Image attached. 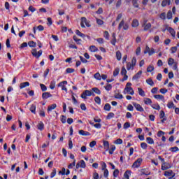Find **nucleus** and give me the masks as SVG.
I'll list each match as a JSON object with an SVG mask.
<instances>
[{
	"label": "nucleus",
	"instance_id": "680f3d73",
	"mask_svg": "<svg viewBox=\"0 0 179 179\" xmlns=\"http://www.w3.org/2000/svg\"><path fill=\"white\" fill-rule=\"evenodd\" d=\"M160 19L162 20H166V13H162L159 15Z\"/></svg>",
	"mask_w": 179,
	"mask_h": 179
},
{
	"label": "nucleus",
	"instance_id": "c85d7f7f",
	"mask_svg": "<svg viewBox=\"0 0 179 179\" xmlns=\"http://www.w3.org/2000/svg\"><path fill=\"white\" fill-rule=\"evenodd\" d=\"M116 148L115 145H111L110 148L108 150H109V155H113L115 150Z\"/></svg>",
	"mask_w": 179,
	"mask_h": 179
},
{
	"label": "nucleus",
	"instance_id": "4468645a",
	"mask_svg": "<svg viewBox=\"0 0 179 179\" xmlns=\"http://www.w3.org/2000/svg\"><path fill=\"white\" fill-rule=\"evenodd\" d=\"M78 134L79 135H82V136H89L90 135V132L85 130H79Z\"/></svg>",
	"mask_w": 179,
	"mask_h": 179
},
{
	"label": "nucleus",
	"instance_id": "6ab92c4d",
	"mask_svg": "<svg viewBox=\"0 0 179 179\" xmlns=\"http://www.w3.org/2000/svg\"><path fill=\"white\" fill-rule=\"evenodd\" d=\"M37 128L39 131H43L44 129V123L43 122H39Z\"/></svg>",
	"mask_w": 179,
	"mask_h": 179
},
{
	"label": "nucleus",
	"instance_id": "2f4dec72",
	"mask_svg": "<svg viewBox=\"0 0 179 179\" xmlns=\"http://www.w3.org/2000/svg\"><path fill=\"white\" fill-rule=\"evenodd\" d=\"M168 108H176V105L173 101H170L167 103Z\"/></svg>",
	"mask_w": 179,
	"mask_h": 179
},
{
	"label": "nucleus",
	"instance_id": "13d9d810",
	"mask_svg": "<svg viewBox=\"0 0 179 179\" xmlns=\"http://www.w3.org/2000/svg\"><path fill=\"white\" fill-rule=\"evenodd\" d=\"M115 98L121 100L122 99H124V96H122L121 94H117L115 95Z\"/></svg>",
	"mask_w": 179,
	"mask_h": 179
},
{
	"label": "nucleus",
	"instance_id": "0eeeda50",
	"mask_svg": "<svg viewBox=\"0 0 179 179\" xmlns=\"http://www.w3.org/2000/svg\"><path fill=\"white\" fill-rule=\"evenodd\" d=\"M169 169H171V164L169 162H164L162 164L161 169L164 171L166 170H169Z\"/></svg>",
	"mask_w": 179,
	"mask_h": 179
},
{
	"label": "nucleus",
	"instance_id": "9d476101",
	"mask_svg": "<svg viewBox=\"0 0 179 179\" xmlns=\"http://www.w3.org/2000/svg\"><path fill=\"white\" fill-rule=\"evenodd\" d=\"M143 27H144V31H148V30L150 29V27H152V24L150 23L146 24V21H145L143 24Z\"/></svg>",
	"mask_w": 179,
	"mask_h": 179
},
{
	"label": "nucleus",
	"instance_id": "1a4fd4ad",
	"mask_svg": "<svg viewBox=\"0 0 179 179\" xmlns=\"http://www.w3.org/2000/svg\"><path fill=\"white\" fill-rule=\"evenodd\" d=\"M164 176H165V177H169V178H173L176 176V173H173V171L169 170L165 171Z\"/></svg>",
	"mask_w": 179,
	"mask_h": 179
},
{
	"label": "nucleus",
	"instance_id": "dca6fc26",
	"mask_svg": "<svg viewBox=\"0 0 179 179\" xmlns=\"http://www.w3.org/2000/svg\"><path fill=\"white\" fill-rule=\"evenodd\" d=\"M142 75V71H139L136 75H134L132 78L133 80H138L139 78H141Z\"/></svg>",
	"mask_w": 179,
	"mask_h": 179
},
{
	"label": "nucleus",
	"instance_id": "4be33fe9",
	"mask_svg": "<svg viewBox=\"0 0 179 179\" xmlns=\"http://www.w3.org/2000/svg\"><path fill=\"white\" fill-rule=\"evenodd\" d=\"M131 26L132 27H138V26H139V21L136 19L133 20Z\"/></svg>",
	"mask_w": 179,
	"mask_h": 179
},
{
	"label": "nucleus",
	"instance_id": "f3484780",
	"mask_svg": "<svg viewBox=\"0 0 179 179\" xmlns=\"http://www.w3.org/2000/svg\"><path fill=\"white\" fill-rule=\"evenodd\" d=\"M103 147L106 152H108V150L110 149V143H108L107 141H103Z\"/></svg>",
	"mask_w": 179,
	"mask_h": 179
},
{
	"label": "nucleus",
	"instance_id": "f704fd0d",
	"mask_svg": "<svg viewBox=\"0 0 179 179\" xmlns=\"http://www.w3.org/2000/svg\"><path fill=\"white\" fill-rule=\"evenodd\" d=\"M78 163H80V166L81 169H86V162H85L84 160H80Z\"/></svg>",
	"mask_w": 179,
	"mask_h": 179
},
{
	"label": "nucleus",
	"instance_id": "864d4df0",
	"mask_svg": "<svg viewBox=\"0 0 179 179\" xmlns=\"http://www.w3.org/2000/svg\"><path fill=\"white\" fill-rule=\"evenodd\" d=\"M166 117V113H164V110H160L159 112V118H164Z\"/></svg>",
	"mask_w": 179,
	"mask_h": 179
},
{
	"label": "nucleus",
	"instance_id": "9b49d317",
	"mask_svg": "<svg viewBox=\"0 0 179 179\" xmlns=\"http://www.w3.org/2000/svg\"><path fill=\"white\" fill-rule=\"evenodd\" d=\"M49 97H52V94H51L50 92H44L42 94V99L44 100H47V99H49Z\"/></svg>",
	"mask_w": 179,
	"mask_h": 179
},
{
	"label": "nucleus",
	"instance_id": "6e6d98bb",
	"mask_svg": "<svg viewBox=\"0 0 179 179\" xmlns=\"http://www.w3.org/2000/svg\"><path fill=\"white\" fill-rule=\"evenodd\" d=\"M118 174H120V171L118 169H115L113 171V177H115V178H117V177H118Z\"/></svg>",
	"mask_w": 179,
	"mask_h": 179
},
{
	"label": "nucleus",
	"instance_id": "de8ad7c7",
	"mask_svg": "<svg viewBox=\"0 0 179 179\" xmlns=\"http://www.w3.org/2000/svg\"><path fill=\"white\" fill-rule=\"evenodd\" d=\"M94 101L95 103H96V104H99V105L101 104V99L99 96H96L94 98Z\"/></svg>",
	"mask_w": 179,
	"mask_h": 179
},
{
	"label": "nucleus",
	"instance_id": "ea45409f",
	"mask_svg": "<svg viewBox=\"0 0 179 179\" xmlns=\"http://www.w3.org/2000/svg\"><path fill=\"white\" fill-rule=\"evenodd\" d=\"M76 34H77V36H79L80 37H82L83 38L85 37V34L78 29L76 30Z\"/></svg>",
	"mask_w": 179,
	"mask_h": 179
},
{
	"label": "nucleus",
	"instance_id": "423d86ee",
	"mask_svg": "<svg viewBox=\"0 0 179 179\" xmlns=\"http://www.w3.org/2000/svg\"><path fill=\"white\" fill-rule=\"evenodd\" d=\"M65 85H68V81L65 80V81H62L61 83H59L58 84V87H61L62 90H64V92H66V93L68 92V89L66 88V87H65Z\"/></svg>",
	"mask_w": 179,
	"mask_h": 179
},
{
	"label": "nucleus",
	"instance_id": "473e14b6",
	"mask_svg": "<svg viewBox=\"0 0 179 179\" xmlns=\"http://www.w3.org/2000/svg\"><path fill=\"white\" fill-rule=\"evenodd\" d=\"M94 79H96V80H101V76L100 75V73H96L94 75Z\"/></svg>",
	"mask_w": 179,
	"mask_h": 179
},
{
	"label": "nucleus",
	"instance_id": "4d7b16f0",
	"mask_svg": "<svg viewBox=\"0 0 179 179\" xmlns=\"http://www.w3.org/2000/svg\"><path fill=\"white\" fill-rule=\"evenodd\" d=\"M118 73H120V69L116 68L113 71V76H118Z\"/></svg>",
	"mask_w": 179,
	"mask_h": 179
},
{
	"label": "nucleus",
	"instance_id": "4c0bfd02",
	"mask_svg": "<svg viewBox=\"0 0 179 179\" xmlns=\"http://www.w3.org/2000/svg\"><path fill=\"white\" fill-rule=\"evenodd\" d=\"M138 0H132V5L134 8H139V3H138Z\"/></svg>",
	"mask_w": 179,
	"mask_h": 179
},
{
	"label": "nucleus",
	"instance_id": "cd10ccee",
	"mask_svg": "<svg viewBox=\"0 0 179 179\" xmlns=\"http://www.w3.org/2000/svg\"><path fill=\"white\" fill-rule=\"evenodd\" d=\"M151 107L154 110H157L158 111L160 110V105H159V103H154L151 105Z\"/></svg>",
	"mask_w": 179,
	"mask_h": 179
},
{
	"label": "nucleus",
	"instance_id": "052dcab7",
	"mask_svg": "<svg viewBox=\"0 0 179 179\" xmlns=\"http://www.w3.org/2000/svg\"><path fill=\"white\" fill-rule=\"evenodd\" d=\"M28 45H29L30 47L34 48L36 47V42L31 41L28 43Z\"/></svg>",
	"mask_w": 179,
	"mask_h": 179
},
{
	"label": "nucleus",
	"instance_id": "c756f323",
	"mask_svg": "<svg viewBox=\"0 0 179 179\" xmlns=\"http://www.w3.org/2000/svg\"><path fill=\"white\" fill-rule=\"evenodd\" d=\"M29 110L32 114H36V104L31 105Z\"/></svg>",
	"mask_w": 179,
	"mask_h": 179
},
{
	"label": "nucleus",
	"instance_id": "a19ab883",
	"mask_svg": "<svg viewBox=\"0 0 179 179\" xmlns=\"http://www.w3.org/2000/svg\"><path fill=\"white\" fill-rule=\"evenodd\" d=\"M96 23L99 26H103V24H104V21H103L102 20L96 18Z\"/></svg>",
	"mask_w": 179,
	"mask_h": 179
},
{
	"label": "nucleus",
	"instance_id": "49530a36",
	"mask_svg": "<svg viewBox=\"0 0 179 179\" xmlns=\"http://www.w3.org/2000/svg\"><path fill=\"white\" fill-rule=\"evenodd\" d=\"M113 143H115V145H122V139L118 138L116 141H115Z\"/></svg>",
	"mask_w": 179,
	"mask_h": 179
},
{
	"label": "nucleus",
	"instance_id": "0e129e2a",
	"mask_svg": "<svg viewBox=\"0 0 179 179\" xmlns=\"http://www.w3.org/2000/svg\"><path fill=\"white\" fill-rule=\"evenodd\" d=\"M131 64L133 66H136V57H133L131 59Z\"/></svg>",
	"mask_w": 179,
	"mask_h": 179
},
{
	"label": "nucleus",
	"instance_id": "3c124183",
	"mask_svg": "<svg viewBox=\"0 0 179 179\" xmlns=\"http://www.w3.org/2000/svg\"><path fill=\"white\" fill-rule=\"evenodd\" d=\"M57 175V169H53L52 172L50 173V178H54L55 176Z\"/></svg>",
	"mask_w": 179,
	"mask_h": 179
},
{
	"label": "nucleus",
	"instance_id": "393cba45",
	"mask_svg": "<svg viewBox=\"0 0 179 179\" xmlns=\"http://www.w3.org/2000/svg\"><path fill=\"white\" fill-rule=\"evenodd\" d=\"M138 91L139 96H141L142 97H145V91H143V90H142V88L138 87Z\"/></svg>",
	"mask_w": 179,
	"mask_h": 179
},
{
	"label": "nucleus",
	"instance_id": "bf43d9fd",
	"mask_svg": "<svg viewBox=\"0 0 179 179\" xmlns=\"http://www.w3.org/2000/svg\"><path fill=\"white\" fill-rule=\"evenodd\" d=\"M173 64H174V59L169 58V60H168V65L171 66V65H173Z\"/></svg>",
	"mask_w": 179,
	"mask_h": 179
},
{
	"label": "nucleus",
	"instance_id": "5fc2aeb1",
	"mask_svg": "<svg viewBox=\"0 0 179 179\" xmlns=\"http://www.w3.org/2000/svg\"><path fill=\"white\" fill-rule=\"evenodd\" d=\"M73 38L74 41H76V43H77V44L80 45V41H82L81 39L78 38V37H76V36H74L73 37Z\"/></svg>",
	"mask_w": 179,
	"mask_h": 179
},
{
	"label": "nucleus",
	"instance_id": "e433bc0d",
	"mask_svg": "<svg viewBox=\"0 0 179 179\" xmlns=\"http://www.w3.org/2000/svg\"><path fill=\"white\" fill-rule=\"evenodd\" d=\"M104 88L106 89V90H107V92H110V90H111L113 89V85H111V84L108 83L104 87Z\"/></svg>",
	"mask_w": 179,
	"mask_h": 179
},
{
	"label": "nucleus",
	"instance_id": "a878e982",
	"mask_svg": "<svg viewBox=\"0 0 179 179\" xmlns=\"http://www.w3.org/2000/svg\"><path fill=\"white\" fill-rule=\"evenodd\" d=\"M90 51H91V52H96V51H99V48L95 45H91L90 47Z\"/></svg>",
	"mask_w": 179,
	"mask_h": 179
},
{
	"label": "nucleus",
	"instance_id": "37998d69",
	"mask_svg": "<svg viewBox=\"0 0 179 179\" xmlns=\"http://www.w3.org/2000/svg\"><path fill=\"white\" fill-rule=\"evenodd\" d=\"M101 166L102 171L107 170V164H106V162H101Z\"/></svg>",
	"mask_w": 179,
	"mask_h": 179
},
{
	"label": "nucleus",
	"instance_id": "7c9ffc66",
	"mask_svg": "<svg viewBox=\"0 0 179 179\" xmlns=\"http://www.w3.org/2000/svg\"><path fill=\"white\" fill-rule=\"evenodd\" d=\"M103 109L105 111H110L111 110V105H110V103H106Z\"/></svg>",
	"mask_w": 179,
	"mask_h": 179
},
{
	"label": "nucleus",
	"instance_id": "bb28decb",
	"mask_svg": "<svg viewBox=\"0 0 179 179\" xmlns=\"http://www.w3.org/2000/svg\"><path fill=\"white\" fill-rule=\"evenodd\" d=\"M122 58V54H121V52L120 50H117L116 52V59L117 61H120Z\"/></svg>",
	"mask_w": 179,
	"mask_h": 179
},
{
	"label": "nucleus",
	"instance_id": "39448f33",
	"mask_svg": "<svg viewBox=\"0 0 179 179\" xmlns=\"http://www.w3.org/2000/svg\"><path fill=\"white\" fill-rule=\"evenodd\" d=\"M31 54L33 57H35V58H40L41 55H43V50H39L37 52V49H33L31 51Z\"/></svg>",
	"mask_w": 179,
	"mask_h": 179
},
{
	"label": "nucleus",
	"instance_id": "69168bd1",
	"mask_svg": "<svg viewBox=\"0 0 179 179\" xmlns=\"http://www.w3.org/2000/svg\"><path fill=\"white\" fill-rule=\"evenodd\" d=\"M103 177H105V178H107V177H108V169H105L103 170Z\"/></svg>",
	"mask_w": 179,
	"mask_h": 179
},
{
	"label": "nucleus",
	"instance_id": "20e7f679",
	"mask_svg": "<svg viewBox=\"0 0 179 179\" xmlns=\"http://www.w3.org/2000/svg\"><path fill=\"white\" fill-rule=\"evenodd\" d=\"M87 26V27H90V24L89 23V22H87V19H86V17H81V22H80V26L83 28H85V26Z\"/></svg>",
	"mask_w": 179,
	"mask_h": 179
},
{
	"label": "nucleus",
	"instance_id": "338daca9",
	"mask_svg": "<svg viewBox=\"0 0 179 179\" xmlns=\"http://www.w3.org/2000/svg\"><path fill=\"white\" fill-rule=\"evenodd\" d=\"M121 75H127V69L124 66L122 68Z\"/></svg>",
	"mask_w": 179,
	"mask_h": 179
},
{
	"label": "nucleus",
	"instance_id": "8fccbe9b",
	"mask_svg": "<svg viewBox=\"0 0 179 179\" xmlns=\"http://www.w3.org/2000/svg\"><path fill=\"white\" fill-rule=\"evenodd\" d=\"M141 148H143L144 150H146V149H148V144L146 143H141Z\"/></svg>",
	"mask_w": 179,
	"mask_h": 179
},
{
	"label": "nucleus",
	"instance_id": "c9c22d12",
	"mask_svg": "<svg viewBox=\"0 0 179 179\" xmlns=\"http://www.w3.org/2000/svg\"><path fill=\"white\" fill-rule=\"evenodd\" d=\"M153 71H155V66L152 64H150L147 68V72H153Z\"/></svg>",
	"mask_w": 179,
	"mask_h": 179
},
{
	"label": "nucleus",
	"instance_id": "603ef678",
	"mask_svg": "<svg viewBox=\"0 0 179 179\" xmlns=\"http://www.w3.org/2000/svg\"><path fill=\"white\" fill-rule=\"evenodd\" d=\"M40 87L42 92H47V86H45L44 84H40Z\"/></svg>",
	"mask_w": 179,
	"mask_h": 179
},
{
	"label": "nucleus",
	"instance_id": "ddd939ff",
	"mask_svg": "<svg viewBox=\"0 0 179 179\" xmlns=\"http://www.w3.org/2000/svg\"><path fill=\"white\" fill-rule=\"evenodd\" d=\"M57 108V105L53 103L48 107V113L50 114L52 110H55Z\"/></svg>",
	"mask_w": 179,
	"mask_h": 179
},
{
	"label": "nucleus",
	"instance_id": "774afa93",
	"mask_svg": "<svg viewBox=\"0 0 179 179\" xmlns=\"http://www.w3.org/2000/svg\"><path fill=\"white\" fill-rule=\"evenodd\" d=\"M93 178L94 179H99V173H97V172H94L93 173Z\"/></svg>",
	"mask_w": 179,
	"mask_h": 179
},
{
	"label": "nucleus",
	"instance_id": "58836bf2",
	"mask_svg": "<svg viewBox=\"0 0 179 179\" xmlns=\"http://www.w3.org/2000/svg\"><path fill=\"white\" fill-rule=\"evenodd\" d=\"M92 92H94V93H96V94H101V91H100V90H99V88L97 87H94L92 89Z\"/></svg>",
	"mask_w": 179,
	"mask_h": 179
},
{
	"label": "nucleus",
	"instance_id": "a211bd4d",
	"mask_svg": "<svg viewBox=\"0 0 179 179\" xmlns=\"http://www.w3.org/2000/svg\"><path fill=\"white\" fill-rule=\"evenodd\" d=\"M135 66L131 64V62H127V71H134Z\"/></svg>",
	"mask_w": 179,
	"mask_h": 179
},
{
	"label": "nucleus",
	"instance_id": "f8f14e48",
	"mask_svg": "<svg viewBox=\"0 0 179 179\" xmlns=\"http://www.w3.org/2000/svg\"><path fill=\"white\" fill-rule=\"evenodd\" d=\"M143 102L146 106H152V103H153L150 98H144Z\"/></svg>",
	"mask_w": 179,
	"mask_h": 179
},
{
	"label": "nucleus",
	"instance_id": "412c9836",
	"mask_svg": "<svg viewBox=\"0 0 179 179\" xmlns=\"http://www.w3.org/2000/svg\"><path fill=\"white\" fill-rule=\"evenodd\" d=\"M146 142L148 143V145H153L155 143V141L153 138H152V137H147Z\"/></svg>",
	"mask_w": 179,
	"mask_h": 179
},
{
	"label": "nucleus",
	"instance_id": "a18cd8bd",
	"mask_svg": "<svg viewBox=\"0 0 179 179\" xmlns=\"http://www.w3.org/2000/svg\"><path fill=\"white\" fill-rule=\"evenodd\" d=\"M55 83H56L55 80L51 81L50 85V89H51L52 90H54V89H55Z\"/></svg>",
	"mask_w": 179,
	"mask_h": 179
},
{
	"label": "nucleus",
	"instance_id": "09e8293b",
	"mask_svg": "<svg viewBox=\"0 0 179 179\" xmlns=\"http://www.w3.org/2000/svg\"><path fill=\"white\" fill-rule=\"evenodd\" d=\"M114 113H109L106 116V120H111V118H114Z\"/></svg>",
	"mask_w": 179,
	"mask_h": 179
},
{
	"label": "nucleus",
	"instance_id": "e2e57ef3",
	"mask_svg": "<svg viewBox=\"0 0 179 179\" xmlns=\"http://www.w3.org/2000/svg\"><path fill=\"white\" fill-rule=\"evenodd\" d=\"M170 150H171L173 152H178L179 149L178 147H172L170 148Z\"/></svg>",
	"mask_w": 179,
	"mask_h": 179
},
{
	"label": "nucleus",
	"instance_id": "79ce46f5",
	"mask_svg": "<svg viewBox=\"0 0 179 179\" xmlns=\"http://www.w3.org/2000/svg\"><path fill=\"white\" fill-rule=\"evenodd\" d=\"M131 171H127L124 174V178L129 179V176H131Z\"/></svg>",
	"mask_w": 179,
	"mask_h": 179
},
{
	"label": "nucleus",
	"instance_id": "c03bdc74",
	"mask_svg": "<svg viewBox=\"0 0 179 179\" xmlns=\"http://www.w3.org/2000/svg\"><path fill=\"white\" fill-rule=\"evenodd\" d=\"M166 17L169 20H170V19H173V13L171 10L168 11Z\"/></svg>",
	"mask_w": 179,
	"mask_h": 179
},
{
	"label": "nucleus",
	"instance_id": "72a5a7b5",
	"mask_svg": "<svg viewBox=\"0 0 179 179\" xmlns=\"http://www.w3.org/2000/svg\"><path fill=\"white\" fill-rule=\"evenodd\" d=\"M146 83H148V85H150V86H155V83L153 82V80H152V78L147 79Z\"/></svg>",
	"mask_w": 179,
	"mask_h": 179
},
{
	"label": "nucleus",
	"instance_id": "b1692460",
	"mask_svg": "<svg viewBox=\"0 0 179 179\" xmlns=\"http://www.w3.org/2000/svg\"><path fill=\"white\" fill-rule=\"evenodd\" d=\"M168 31H169L170 34L172 36V37H176V31H174V29L169 27L168 29Z\"/></svg>",
	"mask_w": 179,
	"mask_h": 179
},
{
	"label": "nucleus",
	"instance_id": "6e6552de",
	"mask_svg": "<svg viewBox=\"0 0 179 179\" xmlns=\"http://www.w3.org/2000/svg\"><path fill=\"white\" fill-rule=\"evenodd\" d=\"M133 106L134 107H135L136 110L137 111H139L140 113H143V111H145V109H143V107H142V106H141V104L139 103H136L134 102Z\"/></svg>",
	"mask_w": 179,
	"mask_h": 179
},
{
	"label": "nucleus",
	"instance_id": "2eb2a0df",
	"mask_svg": "<svg viewBox=\"0 0 179 179\" xmlns=\"http://www.w3.org/2000/svg\"><path fill=\"white\" fill-rule=\"evenodd\" d=\"M29 86H30V83L29 82L21 83L20 84V89H24V87H27Z\"/></svg>",
	"mask_w": 179,
	"mask_h": 179
},
{
	"label": "nucleus",
	"instance_id": "f03ea898",
	"mask_svg": "<svg viewBox=\"0 0 179 179\" xmlns=\"http://www.w3.org/2000/svg\"><path fill=\"white\" fill-rule=\"evenodd\" d=\"M142 162H143V159L142 158L137 159L132 164L131 167L132 169H139L141 167V165L142 164Z\"/></svg>",
	"mask_w": 179,
	"mask_h": 179
},
{
	"label": "nucleus",
	"instance_id": "7ed1b4c3",
	"mask_svg": "<svg viewBox=\"0 0 179 179\" xmlns=\"http://www.w3.org/2000/svg\"><path fill=\"white\" fill-rule=\"evenodd\" d=\"M123 27V30H128V29H129V25H128V23H125V22H124V20H122L118 26V30H121V29H122Z\"/></svg>",
	"mask_w": 179,
	"mask_h": 179
},
{
	"label": "nucleus",
	"instance_id": "f257e3e1",
	"mask_svg": "<svg viewBox=\"0 0 179 179\" xmlns=\"http://www.w3.org/2000/svg\"><path fill=\"white\" fill-rule=\"evenodd\" d=\"M132 83H127L123 91L124 94H131V96H134L135 94V92L134 91V88H132Z\"/></svg>",
	"mask_w": 179,
	"mask_h": 179
},
{
	"label": "nucleus",
	"instance_id": "5701e85b",
	"mask_svg": "<svg viewBox=\"0 0 179 179\" xmlns=\"http://www.w3.org/2000/svg\"><path fill=\"white\" fill-rule=\"evenodd\" d=\"M154 97L157 100H162V101H164V96H163V95L156 94V95L154 96Z\"/></svg>",
	"mask_w": 179,
	"mask_h": 179
},
{
	"label": "nucleus",
	"instance_id": "aec40b11",
	"mask_svg": "<svg viewBox=\"0 0 179 179\" xmlns=\"http://www.w3.org/2000/svg\"><path fill=\"white\" fill-rule=\"evenodd\" d=\"M171 0H163L162 3V6L164 8V6H167V5H170Z\"/></svg>",
	"mask_w": 179,
	"mask_h": 179
}]
</instances>
